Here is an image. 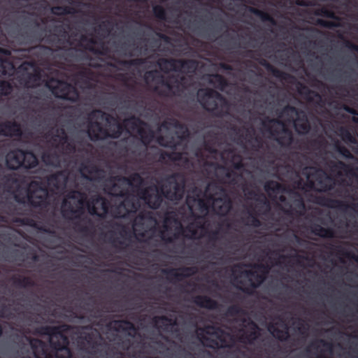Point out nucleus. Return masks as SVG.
Listing matches in <instances>:
<instances>
[{
	"instance_id": "31",
	"label": "nucleus",
	"mask_w": 358,
	"mask_h": 358,
	"mask_svg": "<svg viewBox=\"0 0 358 358\" xmlns=\"http://www.w3.org/2000/svg\"><path fill=\"white\" fill-rule=\"evenodd\" d=\"M324 248L330 250L331 254L335 253L337 256L343 257L355 261L358 264V255L348 251L342 245H335L333 243H327L324 245Z\"/></svg>"
},
{
	"instance_id": "53",
	"label": "nucleus",
	"mask_w": 358,
	"mask_h": 358,
	"mask_svg": "<svg viewBox=\"0 0 358 358\" xmlns=\"http://www.w3.org/2000/svg\"><path fill=\"white\" fill-rule=\"evenodd\" d=\"M324 204L330 208H337L340 209H346L348 208V205L345 202L338 199H327Z\"/></svg>"
},
{
	"instance_id": "57",
	"label": "nucleus",
	"mask_w": 358,
	"mask_h": 358,
	"mask_svg": "<svg viewBox=\"0 0 358 358\" xmlns=\"http://www.w3.org/2000/svg\"><path fill=\"white\" fill-rule=\"evenodd\" d=\"M336 150L343 157L348 159H354V155L350 152V151L344 145L336 144L335 145Z\"/></svg>"
},
{
	"instance_id": "33",
	"label": "nucleus",
	"mask_w": 358,
	"mask_h": 358,
	"mask_svg": "<svg viewBox=\"0 0 358 358\" xmlns=\"http://www.w3.org/2000/svg\"><path fill=\"white\" fill-rule=\"evenodd\" d=\"M259 63L262 66L265 67V69L276 78H278L281 80L287 81L292 78L290 74L274 67L272 64H271L268 61H266L264 59H260L259 61Z\"/></svg>"
},
{
	"instance_id": "62",
	"label": "nucleus",
	"mask_w": 358,
	"mask_h": 358,
	"mask_svg": "<svg viewBox=\"0 0 358 358\" xmlns=\"http://www.w3.org/2000/svg\"><path fill=\"white\" fill-rule=\"evenodd\" d=\"M100 202H101V209H102L103 212L99 213V217L101 219H104L108 213L110 203L106 199H104L103 197H102V199L100 200Z\"/></svg>"
},
{
	"instance_id": "15",
	"label": "nucleus",
	"mask_w": 358,
	"mask_h": 358,
	"mask_svg": "<svg viewBox=\"0 0 358 358\" xmlns=\"http://www.w3.org/2000/svg\"><path fill=\"white\" fill-rule=\"evenodd\" d=\"M163 276L170 282H180L198 273L196 266H182L179 268H163Z\"/></svg>"
},
{
	"instance_id": "59",
	"label": "nucleus",
	"mask_w": 358,
	"mask_h": 358,
	"mask_svg": "<svg viewBox=\"0 0 358 358\" xmlns=\"http://www.w3.org/2000/svg\"><path fill=\"white\" fill-rule=\"evenodd\" d=\"M92 75V72L90 70L85 69L79 72L78 76L84 80V84L86 87L92 88V85L90 82L91 79V76Z\"/></svg>"
},
{
	"instance_id": "14",
	"label": "nucleus",
	"mask_w": 358,
	"mask_h": 358,
	"mask_svg": "<svg viewBox=\"0 0 358 358\" xmlns=\"http://www.w3.org/2000/svg\"><path fill=\"white\" fill-rule=\"evenodd\" d=\"M97 41L93 37H89L85 34H82L78 40L76 46L69 49L70 51L81 52L85 53V51L92 52L94 55L106 56L109 52L108 48L101 42L100 47L96 48L95 45Z\"/></svg>"
},
{
	"instance_id": "32",
	"label": "nucleus",
	"mask_w": 358,
	"mask_h": 358,
	"mask_svg": "<svg viewBox=\"0 0 358 358\" xmlns=\"http://www.w3.org/2000/svg\"><path fill=\"white\" fill-rule=\"evenodd\" d=\"M43 162L48 166L60 168L62 164L61 155L56 150L45 151L41 156Z\"/></svg>"
},
{
	"instance_id": "63",
	"label": "nucleus",
	"mask_w": 358,
	"mask_h": 358,
	"mask_svg": "<svg viewBox=\"0 0 358 358\" xmlns=\"http://www.w3.org/2000/svg\"><path fill=\"white\" fill-rule=\"evenodd\" d=\"M186 231H187L190 234L189 235H185V238L188 239H197L201 238V236H197V229L194 227L193 224H190L187 225L185 228Z\"/></svg>"
},
{
	"instance_id": "52",
	"label": "nucleus",
	"mask_w": 358,
	"mask_h": 358,
	"mask_svg": "<svg viewBox=\"0 0 358 358\" xmlns=\"http://www.w3.org/2000/svg\"><path fill=\"white\" fill-rule=\"evenodd\" d=\"M248 213H249V215L247 218V221L246 222L243 221L245 224L250 225V226H252V227H254L256 228L261 227L262 222L258 218L257 215L251 211H250Z\"/></svg>"
},
{
	"instance_id": "36",
	"label": "nucleus",
	"mask_w": 358,
	"mask_h": 358,
	"mask_svg": "<svg viewBox=\"0 0 358 358\" xmlns=\"http://www.w3.org/2000/svg\"><path fill=\"white\" fill-rule=\"evenodd\" d=\"M38 164V158L31 150H23V164H22V167L29 169L36 167Z\"/></svg>"
},
{
	"instance_id": "20",
	"label": "nucleus",
	"mask_w": 358,
	"mask_h": 358,
	"mask_svg": "<svg viewBox=\"0 0 358 358\" xmlns=\"http://www.w3.org/2000/svg\"><path fill=\"white\" fill-rule=\"evenodd\" d=\"M55 31L57 34L50 35L45 39L55 50H64L66 45H73V42L66 38L67 32L62 25L56 26Z\"/></svg>"
},
{
	"instance_id": "30",
	"label": "nucleus",
	"mask_w": 358,
	"mask_h": 358,
	"mask_svg": "<svg viewBox=\"0 0 358 358\" xmlns=\"http://www.w3.org/2000/svg\"><path fill=\"white\" fill-rule=\"evenodd\" d=\"M162 127L164 128L173 127L176 129H178V133H180V135H178V138L180 140H183L187 138L189 135V132L187 126L174 117L166 118L162 122Z\"/></svg>"
},
{
	"instance_id": "46",
	"label": "nucleus",
	"mask_w": 358,
	"mask_h": 358,
	"mask_svg": "<svg viewBox=\"0 0 358 358\" xmlns=\"http://www.w3.org/2000/svg\"><path fill=\"white\" fill-rule=\"evenodd\" d=\"M299 92L303 94L307 101L310 102L313 101L311 95L320 99V95L317 92L310 90L307 86L301 83H299Z\"/></svg>"
},
{
	"instance_id": "64",
	"label": "nucleus",
	"mask_w": 358,
	"mask_h": 358,
	"mask_svg": "<svg viewBox=\"0 0 358 358\" xmlns=\"http://www.w3.org/2000/svg\"><path fill=\"white\" fill-rule=\"evenodd\" d=\"M316 24L325 28H334L338 27V24L334 22L324 20L322 19H317L316 21Z\"/></svg>"
},
{
	"instance_id": "1",
	"label": "nucleus",
	"mask_w": 358,
	"mask_h": 358,
	"mask_svg": "<svg viewBox=\"0 0 358 358\" xmlns=\"http://www.w3.org/2000/svg\"><path fill=\"white\" fill-rule=\"evenodd\" d=\"M95 114L100 115L101 118L108 124L113 122L116 129L108 130L98 121L90 122L87 126V134L92 141L105 140L109 138H118L124 129L129 133H136L141 143L145 146H148L153 141V131L146 122L138 117L131 115L124 119L122 123H120L115 117L101 110H96L92 113V115Z\"/></svg>"
},
{
	"instance_id": "35",
	"label": "nucleus",
	"mask_w": 358,
	"mask_h": 358,
	"mask_svg": "<svg viewBox=\"0 0 358 358\" xmlns=\"http://www.w3.org/2000/svg\"><path fill=\"white\" fill-rule=\"evenodd\" d=\"M311 232L321 238H334L335 231L331 228H324L320 224H314L310 227Z\"/></svg>"
},
{
	"instance_id": "45",
	"label": "nucleus",
	"mask_w": 358,
	"mask_h": 358,
	"mask_svg": "<svg viewBox=\"0 0 358 358\" xmlns=\"http://www.w3.org/2000/svg\"><path fill=\"white\" fill-rule=\"evenodd\" d=\"M164 230L161 231L159 233V237L165 243H173L175 240L179 238L180 233L175 232L172 236H170L166 232L169 230V227L164 225Z\"/></svg>"
},
{
	"instance_id": "17",
	"label": "nucleus",
	"mask_w": 358,
	"mask_h": 358,
	"mask_svg": "<svg viewBox=\"0 0 358 358\" xmlns=\"http://www.w3.org/2000/svg\"><path fill=\"white\" fill-rule=\"evenodd\" d=\"M15 273L8 278V282L15 289L29 288L34 285V282L29 274L30 271L18 268Z\"/></svg>"
},
{
	"instance_id": "61",
	"label": "nucleus",
	"mask_w": 358,
	"mask_h": 358,
	"mask_svg": "<svg viewBox=\"0 0 358 358\" xmlns=\"http://www.w3.org/2000/svg\"><path fill=\"white\" fill-rule=\"evenodd\" d=\"M155 323L159 328H162L167 331L169 329V327L172 329L175 324L172 323L171 320L164 317L157 320Z\"/></svg>"
},
{
	"instance_id": "22",
	"label": "nucleus",
	"mask_w": 358,
	"mask_h": 358,
	"mask_svg": "<svg viewBox=\"0 0 358 358\" xmlns=\"http://www.w3.org/2000/svg\"><path fill=\"white\" fill-rule=\"evenodd\" d=\"M75 217L79 219L78 222L74 223L76 230L85 237L94 236L95 227L92 220L87 216L80 217L76 215Z\"/></svg>"
},
{
	"instance_id": "47",
	"label": "nucleus",
	"mask_w": 358,
	"mask_h": 358,
	"mask_svg": "<svg viewBox=\"0 0 358 358\" xmlns=\"http://www.w3.org/2000/svg\"><path fill=\"white\" fill-rule=\"evenodd\" d=\"M268 331L274 337L280 340H285L288 336V332L284 327H282V329H279L278 327L271 325L268 327Z\"/></svg>"
},
{
	"instance_id": "24",
	"label": "nucleus",
	"mask_w": 358,
	"mask_h": 358,
	"mask_svg": "<svg viewBox=\"0 0 358 358\" xmlns=\"http://www.w3.org/2000/svg\"><path fill=\"white\" fill-rule=\"evenodd\" d=\"M108 327L110 331L113 329L117 331L120 336L128 335L134 338L137 334V330L134 327L133 324L125 321L111 322Z\"/></svg>"
},
{
	"instance_id": "56",
	"label": "nucleus",
	"mask_w": 358,
	"mask_h": 358,
	"mask_svg": "<svg viewBox=\"0 0 358 358\" xmlns=\"http://www.w3.org/2000/svg\"><path fill=\"white\" fill-rule=\"evenodd\" d=\"M152 11L155 17L160 20H166V13L165 9L160 5L153 6Z\"/></svg>"
},
{
	"instance_id": "4",
	"label": "nucleus",
	"mask_w": 358,
	"mask_h": 358,
	"mask_svg": "<svg viewBox=\"0 0 358 358\" xmlns=\"http://www.w3.org/2000/svg\"><path fill=\"white\" fill-rule=\"evenodd\" d=\"M198 101L203 108L217 117L229 115L230 103L220 92L211 88L199 89Z\"/></svg>"
},
{
	"instance_id": "12",
	"label": "nucleus",
	"mask_w": 358,
	"mask_h": 358,
	"mask_svg": "<svg viewBox=\"0 0 358 358\" xmlns=\"http://www.w3.org/2000/svg\"><path fill=\"white\" fill-rule=\"evenodd\" d=\"M48 87L57 98L72 102L78 100L79 93L77 89L67 82L52 79L48 84Z\"/></svg>"
},
{
	"instance_id": "21",
	"label": "nucleus",
	"mask_w": 358,
	"mask_h": 358,
	"mask_svg": "<svg viewBox=\"0 0 358 358\" xmlns=\"http://www.w3.org/2000/svg\"><path fill=\"white\" fill-rule=\"evenodd\" d=\"M108 181L112 183L110 191H113L116 187V182L127 184L129 186H140L143 182V178L138 173H133L129 176H114L109 178Z\"/></svg>"
},
{
	"instance_id": "34",
	"label": "nucleus",
	"mask_w": 358,
	"mask_h": 358,
	"mask_svg": "<svg viewBox=\"0 0 358 358\" xmlns=\"http://www.w3.org/2000/svg\"><path fill=\"white\" fill-rule=\"evenodd\" d=\"M54 50L51 47L38 45L31 48L30 52L37 57L38 60H45L52 55Z\"/></svg>"
},
{
	"instance_id": "55",
	"label": "nucleus",
	"mask_w": 358,
	"mask_h": 358,
	"mask_svg": "<svg viewBox=\"0 0 358 358\" xmlns=\"http://www.w3.org/2000/svg\"><path fill=\"white\" fill-rule=\"evenodd\" d=\"M196 303L202 307L210 309L216 306L215 302L207 297H199L196 299Z\"/></svg>"
},
{
	"instance_id": "9",
	"label": "nucleus",
	"mask_w": 358,
	"mask_h": 358,
	"mask_svg": "<svg viewBox=\"0 0 358 358\" xmlns=\"http://www.w3.org/2000/svg\"><path fill=\"white\" fill-rule=\"evenodd\" d=\"M157 64L165 73L170 71L194 73L198 68L199 62L191 59L159 58L157 61Z\"/></svg>"
},
{
	"instance_id": "50",
	"label": "nucleus",
	"mask_w": 358,
	"mask_h": 358,
	"mask_svg": "<svg viewBox=\"0 0 358 358\" xmlns=\"http://www.w3.org/2000/svg\"><path fill=\"white\" fill-rule=\"evenodd\" d=\"M340 136L342 140L347 143H357V140L355 137L351 134L349 129L345 127H341L339 130Z\"/></svg>"
},
{
	"instance_id": "23",
	"label": "nucleus",
	"mask_w": 358,
	"mask_h": 358,
	"mask_svg": "<svg viewBox=\"0 0 358 358\" xmlns=\"http://www.w3.org/2000/svg\"><path fill=\"white\" fill-rule=\"evenodd\" d=\"M68 176L64 171H58L48 177V184L51 187V191L62 192L66 187Z\"/></svg>"
},
{
	"instance_id": "42",
	"label": "nucleus",
	"mask_w": 358,
	"mask_h": 358,
	"mask_svg": "<svg viewBox=\"0 0 358 358\" xmlns=\"http://www.w3.org/2000/svg\"><path fill=\"white\" fill-rule=\"evenodd\" d=\"M191 193L192 194V201L194 202H198L199 206L201 208L208 209V206L204 199H201V196L203 194L202 190L194 186L191 189Z\"/></svg>"
},
{
	"instance_id": "51",
	"label": "nucleus",
	"mask_w": 358,
	"mask_h": 358,
	"mask_svg": "<svg viewBox=\"0 0 358 358\" xmlns=\"http://www.w3.org/2000/svg\"><path fill=\"white\" fill-rule=\"evenodd\" d=\"M101 199H102V196H98L96 198L92 199V201L88 203L87 209L91 215L99 217V213L97 210L96 205L100 202Z\"/></svg>"
},
{
	"instance_id": "2",
	"label": "nucleus",
	"mask_w": 358,
	"mask_h": 358,
	"mask_svg": "<svg viewBox=\"0 0 358 358\" xmlns=\"http://www.w3.org/2000/svg\"><path fill=\"white\" fill-rule=\"evenodd\" d=\"M187 178L181 172L173 173L164 178L158 185H150L141 189L138 195L152 210L159 209L166 199L178 202L182 200L186 192Z\"/></svg>"
},
{
	"instance_id": "40",
	"label": "nucleus",
	"mask_w": 358,
	"mask_h": 358,
	"mask_svg": "<svg viewBox=\"0 0 358 358\" xmlns=\"http://www.w3.org/2000/svg\"><path fill=\"white\" fill-rule=\"evenodd\" d=\"M248 10L250 13L259 17L263 22H268L273 25H275L276 24V22L274 20V18L266 12H264L263 10H261L259 9H257L256 8L251 7V6L248 7Z\"/></svg>"
},
{
	"instance_id": "6",
	"label": "nucleus",
	"mask_w": 358,
	"mask_h": 358,
	"mask_svg": "<svg viewBox=\"0 0 358 358\" xmlns=\"http://www.w3.org/2000/svg\"><path fill=\"white\" fill-rule=\"evenodd\" d=\"M203 196L208 201L213 203L217 214L226 215L231 210L232 201L222 186L209 183L206 187Z\"/></svg>"
},
{
	"instance_id": "16",
	"label": "nucleus",
	"mask_w": 358,
	"mask_h": 358,
	"mask_svg": "<svg viewBox=\"0 0 358 358\" xmlns=\"http://www.w3.org/2000/svg\"><path fill=\"white\" fill-rule=\"evenodd\" d=\"M20 69L24 72L22 75V84L26 87H35L40 85L42 80L41 71L33 63H24Z\"/></svg>"
},
{
	"instance_id": "38",
	"label": "nucleus",
	"mask_w": 358,
	"mask_h": 358,
	"mask_svg": "<svg viewBox=\"0 0 358 358\" xmlns=\"http://www.w3.org/2000/svg\"><path fill=\"white\" fill-rule=\"evenodd\" d=\"M302 110H303L298 109L293 106L287 104L282 108L280 112L278 113V116L287 117L289 122H292L294 120V116L296 117L299 115L300 112H302Z\"/></svg>"
},
{
	"instance_id": "37",
	"label": "nucleus",
	"mask_w": 358,
	"mask_h": 358,
	"mask_svg": "<svg viewBox=\"0 0 358 358\" xmlns=\"http://www.w3.org/2000/svg\"><path fill=\"white\" fill-rule=\"evenodd\" d=\"M208 83L221 91H223L229 85L227 80L218 73L210 75Z\"/></svg>"
},
{
	"instance_id": "18",
	"label": "nucleus",
	"mask_w": 358,
	"mask_h": 358,
	"mask_svg": "<svg viewBox=\"0 0 358 358\" xmlns=\"http://www.w3.org/2000/svg\"><path fill=\"white\" fill-rule=\"evenodd\" d=\"M86 199L85 194L80 191L71 189L68 191L62 203V213L64 216L68 215H75L77 213L81 212L79 209L76 210L73 205L69 201V199L78 200L79 204L82 205Z\"/></svg>"
},
{
	"instance_id": "44",
	"label": "nucleus",
	"mask_w": 358,
	"mask_h": 358,
	"mask_svg": "<svg viewBox=\"0 0 358 358\" xmlns=\"http://www.w3.org/2000/svg\"><path fill=\"white\" fill-rule=\"evenodd\" d=\"M264 188L267 193L273 192L277 194L282 191L283 186L277 181L268 180L265 182Z\"/></svg>"
},
{
	"instance_id": "58",
	"label": "nucleus",
	"mask_w": 358,
	"mask_h": 358,
	"mask_svg": "<svg viewBox=\"0 0 358 358\" xmlns=\"http://www.w3.org/2000/svg\"><path fill=\"white\" fill-rule=\"evenodd\" d=\"M13 90V87L8 81L0 80V95L8 96Z\"/></svg>"
},
{
	"instance_id": "49",
	"label": "nucleus",
	"mask_w": 358,
	"mask_h": 358,
	"mask_svg": "<svg viewBox=\"0 0 358 358\" xmlns=\"http://www.w3.org/2000/svg\"><path fill=\"white\" fill-rule=\"evenodd\" d=\"M115 61L119 65L123 66L124 67L129 68L130 66H139L143 64L145 62L143 59L137 58L130 60H123L119 59H115Z\"/></svg>"
},
{
	"instance_id": "7",
	"label": "nucleus",
	"mask_w": 358,
	"mask_h": 358,
	"mask_svg": "<svg viewBox=\"0 0 358 358\" xmlns=\"http://www.w3.org/2000/svg\"><path fill=\"white\" fill-rule=\"evenodd\" d=\"M196 334L203 345L210 348H225L231 346L235 338L229 333L220 329H215L213 327H208L204 329H199Z\"/></svg>"
},
{
	"instance_id": "26",
	"label": "nucleus",
	"mask_w": 358,
	"mask_h": 358,
	"mask_svg": "<svg viewBox=\"0 0 358 358\" xmlns=\"http://www.w3.org/2000/svg\"><path fill=\"white\" fill-rule=\"evenodd\" d=\"M22 131L20 124L16 121L0 122V136L6 137H21Z\"/></svg>"
},
{
	"instance_id": "10",
	"label": "nucleus",
	"mask_w": 358,
	"mask_h": 358,
	"mask_svg": "<svg viewBox=\"0 0 358 358\" xmlns=\"http://www.w3.org/2000/svg\"><path fill=\"white\" fill-rule=\"evenodd\" d=\"M27 202L34 208L44 210L50 206L48 189L38 182H32L27 191Z\"/></svg>"
},
{
	"instance_id": "54",
	"label": "nucleus",
	"mask_w": 358,
	"mask_h": 358,
	"mask_svg": "<svg viewBox=\"0 0 358 358\" xmlns=\"http://www.w3.org/2000/svg\"><path fill=\"white\" fill-rule=\"evenodd\" d=\"M99 29L101 31V35L106 36L109 35L113 28V23L110 20L102 21L99 24Z\"/></svg>"
},
{
	"instance_id": "5",
	"label": "nucleus",
	"mask_w": 358,
	"mask_h": 358,
	"mask_svg": "<svg viewBox=\"0 0 358 358\" xmlns=\"http://www.w3.org/2000/svg\"><path fill=\"white\" fill-rule=\"evenodd\" d=\"M262 125L265 132L269 134V137L275 141L281 148H291L294 141V134L282 120L266 117L262 121Z\"/></svg>"
},
{
	"instance_id": "28",
	"label": "nucleus",
	"mask_w": 358,
	"mask_h": 358,
	"mask_svg": "<svg viewBox=\"0 0 358 358\" xmlns=\"http://www.w3.org/2000/svg\"><path fill=\"white\" fill-rule=\"evenodd\" d=\"M329 166L331 171H343L346 176L355 178L358 182V166H354L340 160L337 162H330Z\"/></svg>"
},
{
	"instance_id": "11",
	"label": "nucleus",
	"mask_w": 358,
	"mask_h": 358,
	"mask_svg": "<svg viewBox=\"0 0 358 358\" xmlns=\"http://www.w3.org/2000/svg\"><path fill=\"white\" fill-rule=\"evenodd\" d=\"M46 137H50L52 146L60 150L63 154L74 153L76 150L75 143L69 141V136L63 127L52 128L47 132Z\"/></svg>"
},
{
	"instance_id": "39",
	"label": "nucleus",
	"mask_w": 358,
	"mask_h": 358,
	"mask_svg": "<svg viewBox=\"0 0 358 358\" xmlns=\"http://www.w3.org/2000/svg\"><path fill=\"white\" fill-rule=\"evenodd\" d=\"M322 174L325 176L324 180L320 177L317 178L318 183L320 186V191L327 192L332 190L335 186V181L334 178L327 175L324 171H322Z\"/></svg>"
},
{
	"instance_id": "13",
	"label": "nucleus",
	"mask_w": 358,
	"mask_h": 358,
	"mask_svg": "<svg viewBox=\"0 0 358 358\" xmlns=\"http://www.w3.org/2000/svg\"><path fill=\"white\" fill-rule=\"evenodd\" d=\"M112 194L124 197V199L113 209V216L115 218H125L131 213H136L140 207L139 202L135 196L120 190L118 193Z\"/></svg>"
},
{
	"instance_id": "25",
	"label": "nucleus",
	"mask_w": 358,
	"mask_h": 358,
	"mask_svg": "<svg viewBox=\"0 0 358 358\" xmlns=\"http://www.w3.org/2000/svg\"><path fill=\"white\" fill-rule=\"evenodd\" d=\"M259 329L250 321H244L243 329H241L237 337L241 342H251L258 336Z\"/></svg>"
},
{
	"instance_id": "3",
	"label": "nucleus",
	"mask_w": 358,
	"mask_h": 358,
	"mask_svg": "<svg viewBox=\"0 0 358 358\" xmlns=\"http://www.w3.org/2000/svg\"><path fill=\"white\" fill-rule=\"evenodd\" d=\"M269 270L270 266L263 263L237 264L230 268L229 278L234 284L256 289L266 280Z\"/></svg>"
},
{
	"instance_id": "19",
	"label": "nucleus",
	"mask_w": 358,
	"mask_h": 358,
	"mask_svg": "<svg viewBox=\"0 0 358 358\" xmlns=\"http://www.w3.org/2000/svg\"><path fill=\"white\" fill-rule=\"evenodd\" d=\"M81 176L87 180L99 181L105 178L104 169L90 161L82 162L79 166Z\"/></svg>"
},
{
	"instance_id": "27",
	"label": "nucleus",
	"mask_w": 358,
	"mask_h": 358,
	"mask_svg": "<svg viewBox=\"0 0 358 358\" xmlns=\"http://www.w3.org/2000/svg\"><path fill=\"white\" fill-rule=\"evenodd\" d=\"M292 122L296 132L299 135H306L311 130L310 123L304 110L300 112V114L296 117Z\"/></svg>"
},
{
	"instance_id": "48",
	"label": "nucleus",
	"mask_w": 358,
	"mask_h": 358,
	"mask_svg": "<svg viewBox=\"0 0 358 358\" xmlns=\"http://www.w3.org/2000/svg\"><path fill=\"white\" fill-rule=\"evenodd\" d=\"M314 14L317 16L323 17H327L330 19H338L336 17L335 13L331 10L327 8L325 6L320 7L319 8H317L314 11Z\"/></svg>"
},
{
	"instance_id": "43",
	"label": "nucleus",
	"mask_w": 358,
	"mask_h": 358,
	"mask_svg": "<svg viewBox=\"0 0 358 358\" xmlns=\"http://www.w3.org/2000/svg\"><path fill=\"white\" fill-rule=\"evenodd\" d=\"M77 10L70 6H55L51 8V13L55 15H66L74 14Z\"/></svg>"
},
{
	"instance_id": "41",
	"label": "nucleus",
	"mask_w": 358,
	"mask_h": 358,
	"mask_svg": "<svg viewBox=\"0 0 358 358\" xmlns=\"http://www.w3.org/2000/svg\"><path fill=\"white\" fill-rule=\"evenodd\" d=\"M322 271L328 278L331 280L341 279L344 275L343 268L341 266H335L334 267L331 268L328 272L325 270H322Z\"/></svg>"
},
{
	"instance_id": "29",
	"label": "nucleus",
	"mask_w": 358,
	"mask_h": 358,
	"mask_svg": "<svg viewBox=\"0 0 358 358\" xmlns=\"http://www.w3.org/2000/svg\"><path fill=\"white\" fill-rule=\"evenodd\" d=\"M7 167L10 170H17L23 164V150L17 148L9 152L6 157Z\"/></svg>"
},
{
	"instance_id": "60",
	"label": "nucleus",
	"mask_w": 358,
	"mask_h": 358,
	"mask_svg": "<svg viewBox=\"0 0 358 358\" xmlns=\"http://www.w3.org/2000/svg\"><path fill=\"white\" fill-rule=\"evenodd\" d=\"M14 222L22 226L35 227L36 225V221L30 217H16Z\"/></svg>"
},
{
	"instance_id": "8",
	"label": "nucleus",
	"mask_w": 358,
	"mask_h": 358,
	"mask_svg": "<svg viewBox=\"0 0 358 358\" xmlns=\"http://www.w3.org/2000/svg\"><path fill=\"white\" fill-rule=\"evenodd\" d=\"M160 78L159 83L165 87L166 90L159 89L157 86L155 87L153 90L160 96H178L187 89V78L185 76L171 75L167 78L160 76Z\"/></svg>"
}]
</instances>
